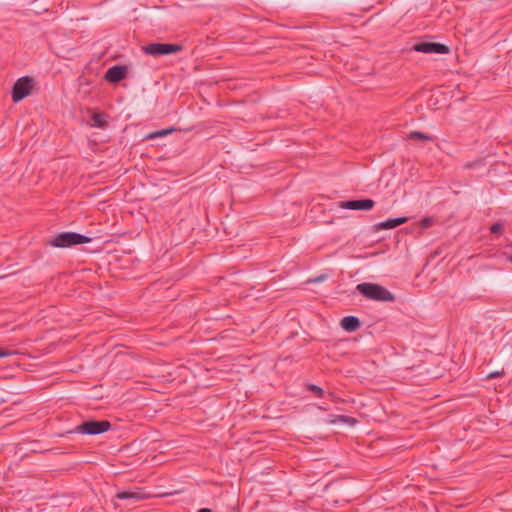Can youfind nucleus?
Here are the masks:
<instances>
[{"label": "nucleus", "mask_w": 512, "mask_h": 512, "mask_svg": "<svg viewBox=\"0 0 512 512\" xmlns=\"http://www.w3.org/2000/svg\"><path fill=\"white\" fill-rule=\"evenodd\" d=\"M356 289L359 293H361L363 296L370 300L380 302L395 301L394 294H392L388 289L379 284L364 282L358 284Z\"/></svg>", "instance_id": "obj_1"}, {"label": "nucleus", "mask_w": 512, "mask_h": 512, "mask_svg": "<svg viewBox=\"0 0 512 512\" xmlns=\"http://www.w3.org/2000/svg\"><path fill=\"white\" fill-rule=\"evenodd\" d=\"M91 238L76 232H60L47 241V244L57 248H69L79 244L91 242Z\"/></svg>", "instance_id": "obj_2"}, {"label": "nucleus", "mask_w": 512, "mask_h": 512, "mask_svg": "<svg viewBox=\"0 0 512 512\" xmlns=\"http://www.w3.org/2000/svg\"><path fill=\"white\" fill-rule=\"evenodd\" d=\"M110 428L111 423L108 420H89L76 426L72 432L86 435H98L107 432Z\"/></svg>", "instance_id": "obj_3"}, {"label": "nucleus", "mask_w": 512, "mask_h": 512, "mask_svg": "<svg viewBox=\"0 0 512 512\" xmlns=\"http://www.w3.org/2000/svg\"><path fill=\"white\" fill-rule=\"evenodd\" d=\"M181 50V45L171 43H151L143 47V51L151 56L175 54Z\"/></svg>", "instance_id": "obj_4"}, {"label": "nucleus", "mask_w": 512, "mask_h": 512, "mask_svg": "<svg viewBox=\"0 0 512 512\" xmlns=\"http://www.w3.org/2000/svg\"><path fill=\"white\" fill-rule=\"evenodd\" d=\"M32 91V76L26 75L18 79L12 88V100L15 103L20 102L30 95Z\"/></svg>", "instance_id": "obj_5"}, {"label": "nucleus", "mask_w": 512, "mask_h": 512, "mask_svg": "<svg viewBox=\"0 0 512 512\" xmlns=\"http://www.w3.org/2000/svg\"><path fill=\"white\" fill-rule=\"evenodd\" d=\"M414 50L422 53L447 54L448 46L435 42H420L414 45Z\"/></svg>", "instance_id": "obj_6"}, {"label": "nucleus", "mask_w": 512, "mask_h": 512, "mask_svg": "<svg viewBox=\"0 0 512 512\" xmlns=\"http://www.w3.org/2000/svg\"><path fill=\"white\" fill-rule=\"evenodd\" d=\"M375 202L372 199H357L342 201L339 204L340 208L348 210H370L374 207Z\"/></svg>", "instance_id": "obj_7"}, {"label": "nucleus", "mask_w": 512, "mask_h": 512, "mask_svg": "<svg viewBox=\"0 0 512 512\" xmlns=\"http://www.w3.org/2000/svg\"><path fill=\"white\" fill-rule=\"evenodd\" d=\"M127 73L126 66L115 65L106 71L104 78L110 83H118L127 76Z\"/></svg>", "instance_id": "obj_8"}, {"label": "nucleus", "mask_w": 512, "mask_h": 512, "mask_svg": "<svg viewBox=\"0 0 512 512\" xmlns=\"http://www.w3.org/2000/svg\"><path fill=\"white\" fill-rule=\"evenodd\" d=\"M361 322L356 316H346L341 320V327L348 332H354L359 329Z\"/></svg>", "instance_id": "obj_9"}, {"label": "nucleus", "mask_w": 512, "mask_h": 512, "mask_svg": "<svg viewBox=\"0 0 512 512\" xmlns=\"http://www.w3.org/2000/svg\"><path fill=\"white\" fill-rule=\"evenodd\" d=\"M115 498L119 499V500L138 501V500L146 498V495L141 490H137V491H120V492L116 493Z\"/></svg>", "instance_id": "obj_10"}, {"label": "nucleus", "mask_w": 512, "mask_h": 512, "mask_svg": "<svg viewBox=\"0 0 512 512\" xmlns=\"http://www.w3.org/2000/svg\"><path fill=\"white\" fill-rule=\"evenodd\" d=\"M408 221V218L407 217H397V218H393V219H388L386 221H383L381 223H379L377 225V228L378 229H393V228H396L397 226L401 225V224H404Z\"/></svg>", "instance_id": "obj_11"}, {"label": "nucleus", "mask_w": 512, "mask_h": 512, "mask_svg": "<svg viewBox=\"0 0 512 512\" xmlns=\"http://www.w3.org/2000/svg\"><path fill=\"white\" fill-rule=\"evenodd\" d=\"M408 138L411 140H419V141H432L433 138L420 131H412L408 134Z\"/></svg>", "instance_id": "obj_12"}, {"label": "nucleus", "mask_w": 512, "mask_h": 512, "mask_svg": "<svg viewBox=\"0 0 512 512\" xmlns=\"http://www.w3.org/2000/svg\"><path fill=\"white\" fill-rule=\"evenodd\" d=\"M91 119L95 127L104 128L107 125V122L105 121L102 114L94 113Z\"/></svg>", "instance_id": "obj_13"}, {"label": "nucleus", "mask_w": 512, "mask_h": 512, "mask_svg": "<svg viewBox=\"0 0 512 512\" xmlns=\"http://www.w3.org/2000/svg\"><path fill=\"white\" fill-rule=\"evenodd\" d=\"M174 130H175L174 128L158 130V131L149 133L146 136V138L147 139H154V138L164 137V136L170 134Z\"/></svg>", "instance_id": "obj_14"}, {"label": "nucleus", "mask_w": 512, "mask_h": 512, "mask_svg": "<svg viewBox=\"0 0 512 512\" xmlns=\"http://www.w3.org/2000/svg\"><path fill=\"white\" fill-rule=\"evenodd\" d=\"M342 422V423H346L350 426H353L357 423V420L353 417H350V416H345V415H339L337 416V419L336 420H333L332 423H335V422Z\"/></svg>", "instance_id": "obj_15"}, {"label": "nucleus", "mask_w": 512, "mask_h": 512, "mask_svg": "<svg viewBox=\"0 0 512 512\" xmlns=\"http://www.w3.org/2000/svg\"><path fill=\"white\" fill-rule=\"evenodd\" d=\"M307 388L309 391L313 392L317 397H322L324 395V390L315 384H309Z\"/></svg>", "instance_id": "obj_16"}, {"label": "nucleus", "mask_w": 512, "mask_h": 512, "mask_svg": "<svg viewBox=\"0 0 512 512\" xmlns=\"http://www.w3.org/2000/svg\"><path fill=\"white\" fill-rule=\"evenodd\" d=\"M434 223V218L433 217H424L421 222H420V225L422 228H429L433 225Z\"/></svg>", "instance_id": "obj_17"}, {"label": "nucleus", "mask_w": 512, "mask_h": 512, "mask_svg": "<svg viewBox=\"0 0 512 512\" xmlns=\"http://www.w3.org/2000/svg\"><path fill=\"white\" fill-rule=\"evenodd\" d=\"M491 233L497 234L502 231V225L500 223H495L490 228Z\"/></svg>", "instance_id": "obj_18"}, {"label": "nucleus", "mask_w": 512, "mask_h": 512, "mask_svg": "<svg viewBox=\"0 0 512 512\" xmlns=\"http://www.w3.org/2000/svg\"><path fill=\"white\" fill-rule=\"evenodd\" d=\"M504 375V370H501V371H495V372H491L487 375V379H494L496 377H501Z\"/></svg>", "instance_id": "obj_19"}, {"label": "nucleus", "mask_w": 512, "mask_h": 512, "mask_svg": "<svg viewBox=\"0 0 512 512\" xmlns=\"http://www.w3.org/2000/svg\"><path fill=\"white\" fill-rule=\"evenodd\" d=\"M10 355V352L4 348H0V358L7 357Z\"/></svg>", "instance_id": "obj_20"}, {"label": "nucleus", "mask_w": 512, "mask_h": 512, "mask_svg": "<svg viewBox=\"0 0 512 512\" xmlns=\"http://www.w3.org/2000/svg\"><path fill=\"white\" fill-rule=\"evenodd\" d=\"M324 279H325V276H324V275H322V276H319V277H317V278H315V279H312V280H310V281H311V282H320V281H322V280H324Z\"/></svg>", "instance_id": "obj_21"}, {"label": "nucleus", "mask_w": 512, "mask_h": 512, "mask_svg": "<svg viewBox=\"0 0 512 512\" xmlns=\"http://www.w3.org/2000/svg\"><path fill=\"white\" fill-rule=\"evenodd\" d=\"M198 512H212L211 509H208V508H202L200 510H198Z\"/></svg>", "instance_id": "obj_22"}, {"label": "nucleus", "mask_w": 512, "mask_h": 512, "mask_svg": "<svg viewBox=\"0 0 512 512\" xmlns=\"http://www.w3.org/2000/svg\"><path fill=\"white\" fill-rule=\"evenodd\" d=\"M508 260L512 262V255L508 257Z\"/></svg>", "instance_id": "obj_23"}]
</instances>
